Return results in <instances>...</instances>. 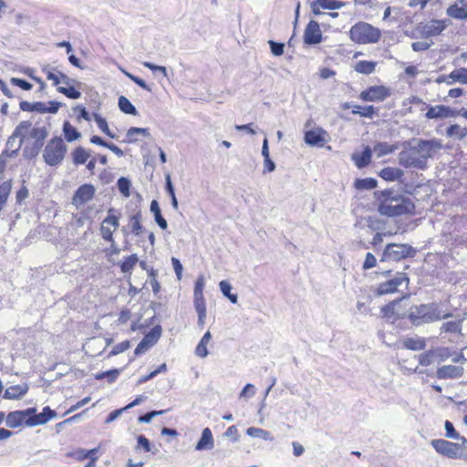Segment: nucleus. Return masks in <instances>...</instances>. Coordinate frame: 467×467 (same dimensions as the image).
I'll return each mask as SVG.
<instances>
[{"label":"nucleus","instance_id":"16","mask_svg":"<svg viewBox=\"0 0 467 467\" xmlns=\"http://www.w3.org/2000/svg\"><path fill=\"white\" fill-rule=\"evenodd\" d=\"M457 115L456 110L448 106L437 105L431 106L426 113V118L432 119H448L453 118Z\"/></svg>","mask_w":467,"mask_h":467},{"label":"nucleus","instance_id":"25","mask_svg":"<svg viewBox=\"0 0 467 467\" xmlns=\"http://www.w3.org/2000/svg\"><path fill=\"white\" fill-rule=\"evenodd\" d=\"M447 15L455 19H460V20L467 19V11L463 7V5L462 4H460L459 0H458V2L450 5L447 8Z\"/></svg>","mask_w":467,"mask_h":467},{"label":"nucleus","instance_id":"49","mask_svg":"<svg viewBox=\"0 0 467 467\" xmlns=\"http://www.w3.org/2000/svg\"><path fill=\"white\" fill-rule=\"evenodd\" d=\"M43 70L46 73L47 79L53 81L54 86H58L60 84V71H55V69L49 66L46 67Z\"/></svg>","mask_w":467,"mask_h":467},{"label":"nucleus","instance_id":"59","mask_svg":"<svg viewBox=\"0 0 467 467\" xmlns=\"http://www.w3.org/2000/svg\"><path fill=\"white\" fill-rule=\"evenodd\" d=\"M268 44L270 46L271 52L274 56L278 57L284 53V47H285L284 44L277 43L273 40H269Z\"/></svg>","mask_w":467,"mask_h":467},{"label":"nucleus","instance_id":"42","mask_svg":"<svg viewBox=\"0 0 467 467\" xmlns=\"http://www.w3.org/2000/svg\"><path fill=\"white\" fill-rule=\"evenodd\" d=\"M139 258L137 254H131L128 256L121 264L120 268L123 273H130L134 268L135 265L138 263Z\"/></svg>","mask_w":467,"mask_h":467},{"label":"nucleus","instance_id":"61","mask_svg":"<svg viewBox=\"0 0 467 467\" xmlns=\"http://www.w3.org/2000/svg\"><path fill=\"white\" fill-rule=\"evenodd\" d=\"M67 457L74 458L75 460L81 462L85 459H88L87 450L85 449H78L74 451L68 452L67 454Z\"/></svg>","mask_w":467,"mask_h":467},{"label":"nucleus","instance_id":"41","mask_svg":"<svg viewBox=\"0 0 467 467\" xmlns=\"http://www.w3.org/2000/svg\"><path fill=\"white\" fill-rule=\"evenodd\" d=\"M444 427H445V431H446V436L448 438L459 440L462 442V444H467V439H465L462 436H460V434L455 431L453 424L451 421L446 420Z\"/></svg>","mask_w":467,"mask_h":467},{"label":"nucleus","instance_id":"39","mask_svg":"<svg viewBox=\"0 0 467 467\" xmlns=\"http://www.w3.org/2000/svg\"><path fill=\"white\" fill-rule=\"evenodd\" d=\"M121 369L114 368L108 371H103L100 373H97L95 375V379L98 380H101L107 379L109 383H113L117 380L118 377L120 374Z\"/></svg>","mask_w":467,"mask_h":467},{"label":"nucleus","instance_id":"31","mask_svg":"<svg viewBox=\"0 0 467 467\" xmlns=\"http://www.w3.org/2000/svg\"><path fill=\"white\" fill-rule=\"evenodd\" d=\"M463 319L458 321H448L441 325V333H462Z\"/></svg>","mask_w":467,"mask_h":467},{"label":"nucleus","instance_id":"10","mask_svg":"<svg viewBox=\"0 0 467 467\" xmlns=\"http://www.w3.org/2000/svg\"><path fill=\"white\" fill-rule=\"evenodd\" d=\"M161 333L162 328L161 326L157 325L154 327H152L150 331L147 333L142 338V340L138 344L134 353L136 355L145 353L149 348H150L158 342L161 336Z\"/></svg>","mask_w":467,"mask_h":467},{"label":"nucleus","instance_id":"23","mask_svg":"<svg viewBox=\"0 0 467 467\" xmlns=\"http://www.w3.org/2000/svg\"><path fill=\"white\" fill-rule=\"evenodd\" d=\"M62 103L57 101L34 102V111L39 113H57Z\"/></svg>","mask_w":467,"mask_h":467},{"label":"nucleus","instance_id":"45","mask_svg":"<svg viewBox=\"0 0 467 467\" xmlns=\"http://www.w3.org/2000/svg\"><path fill=\"white\" fill-rule=\"evenodd\" d=\"M140 220H141V215L140 213H138L130 217L131 232L135 235H139L142 232V225L140 223Z\"/></svg>","mask_w":467,"mask_h":467},{"label":"nucleus","instance_id":"19","mask_svg":"<svg viewBox=\"0 0 467 467\" xmlns=\"http://www.w3.org/2000/svg\"><path fill=\"white\" fill-rule=\"evenodd\" d=\"M439 379H457L462 376L463 368L454 365H445L437 369Z\"/></svg>","mask_w":467,"mask_h":467},{"label":"nucleus","instance_id":"38","mask_svg":"<svg viewBox=\"0 0 467 467\" xmlns=\"http://www.w3.org/2000/svg\"><path fill=\"white\" fill-rule=\"evenodd\" d=\"M377 63L372 61H358L355 66V70L361 74H371L376 67Z\"/></svg>","mask_w":467,"mask_h":467},{"label":"nucleus","instance_id":"60","mask_svg":"<svg viewBox=\"0 0 467 467\" xmlns=\"http://www.w3.org/2000/svg\"><path fill=\"white\" fill-rule=\"evenodd\" d=\"M193 303L196 312H206V306L203 296H194Z\"/></svg>","mask_w":467,"mask_h":467},{"label":"nucleus","instance_id":"2","mask_svg":"<svg viewBox=\"0 0 467 467\" xmlns=\"http://www.w3.org/2000/svg\"><path fill=\"white\" fill-rule=\"evenodd\" d=\"M49 132V125H33L29 120L21 121L15 129V136H20V140L14 152H17L25 143L24 156L28 159L36 157Z\"/></svg>","mask_w":467,"mask_h":467},{"label":"nucleus","instance_id":"46","mask_svg":"<svg viewBox=\"0 0 467 467\" xmlns=\"http://www.w3.org/2000/svg\"><path fill=\"white\" fill-rule=\"evenodd\" d=\"M317 5H319L324 9L335 10L340 8L343 4L337 0H316Z\"/></svg>","mask_w":467,"mask_h":467},{"label":"nucleus","instance_id":"15","mask_svg":"<svg viewBox=\"0 0 467 467\" xmlns=\"http://www.w3.org/2000/svg\"><path fill=\"white\" fill-rule=\"evenodd\" d=\"M322 40V33L317 21L311 20L304 33V41L307 45H316Z\"/></svg>","mask_w":467,"mask_h":467},{"label":"nucleus","instance_id":"3","mask_svg":"<svg viewBox=\"0 0 467 467\" xmlns=\"http://www.w3.org/2000/svg\"><path fill=\"white\" fill-rule=\"evenodd\" d=\"M379 204L378 211L380 214L389 217L411 213L414 204L410 198L399 194L391 190L377 192Z\"/></svg>","mask_w":467,"mask_h":467},{"label":"nucleus","instance_id":"14","mask_svg":"<svg viewBox=\"0 0 467 467\" xmlns=\"http://www.w3.org/2000/svg\"><path fill=\"white\" fill-rule=\"evenodd\" d=\"M327 132L324 129L317 127L306 130L305 132L304 140L305 142L310 146L323 147L327 141Z\"/></svg>","mask_w":467,"mask_h":467},{"label":"nucleus","instance_id":"9","mask_svg":"<svg viewBox=\"0 0 467 467\" xmlns=\"http://www.w3.org/2000/svg\"><path fill=\"white\" fill-rule=\"evenodd\" d=\"M114 209L110 208L108 211V216L103 220L100 226V234L105 241L111 242L114 246L113 233L119 226V217L113 214Z\"/></svg>","mask_w":467,"mask_h":467},{"label":"nucleus","instance_id":"47","mask_svg":"<svg viewBox=\"0 0 467 467\" xmlns=\"http://www.w3.org/2000/svg\"><path fill=\"white\" fill-rule=\"evenodd\" d=\"M95 121L101 131H103L105 134H107L109 137H110L112 139L116 138V135L110 132V130L108 127V123L105 119H103L101 116L96 114Z\"/></svg>","mask_w":467,"mask_h":467},{"label":"nucleus","instance_id":"35","mask_svg":"<svg viewBox=\"0 0 467 467\" xmlns=\"http://www.w3.org/2000/svg\"><path fill=\"white\" fill-rule=\"evenodd\" d=\"M63 132L66 140L68 142L74 141L80 138V133L73 127L68 121H65L63 124Z\"/></svg>","mask_w":467,"mask_h":467},{"label":"nucleus","instance_id":"43","mask_svg":"<svg viewBox=\"0 0 467 467\" xmlns=\"http://www.w3.org/2000/svg\"><path fill=\"white\" fill-rule=\"evenodd\" d=\"M11 191V182H5L0 185V211L5 204Z\"/></svg>","mask_w":467,"mask_h":467},{"label":"nucleus","instance_id":"20","mask_svg":"<svg viewBox=\"0 0 467 467\" xmlns=\"http://www.w3.org/2000/svg\"><path fill=\"white\" fill-rule=\"evenodd\" d=\"M372 150L370 147L366 146L363 151L359 153H354L351 156L352 161L356 166L359 169L367 167L371 161Z\"/></svg>","mask_w":467,"mask_h":467},{"label":"nucleus","instance_id":"62","mask_svg":"<svg viewBox=\"0 0 467 467\" xmlns=\"http://www.w3.org/2000/svg\"><path fill=\"white\" fill-rule=\"evenodd\" d=\"M207 345L208 343L207 342H203V340H200L199 344L197 345L196 348H195V354L198 356V357H201V358H205L208 356V349H207Z\"/></svg>","mask_w":467,"mask_h":467},{"label":"nucleus","instance_id":"48","mask_svg":"<svg viewBox=\"0 0 467 467\" xmlns=\"http://www.w3.org/2000/svg\"><path fill=\"white\" fill-rule=\"evenodd\" d=\"M361 109L360 106H356L355 109L352 110L353 114H358L361 117L369 118L371 119L375 114V108L373 106H367L362 109V110H359Z\"/></svg>","mask_w":467,"mask_h":467},{"label":"nucleus","instance_id":"53","mask_svg":"<svg viewBox=\"0 0 467 467\" xmlns=\"http://www.w3.org/2000/svg\"><path fill=\"white\" fill-rule=\"evenodd\" d=\"M434 352L432 350H429L419 355V362L421 366L427 367L432 364Z\"/></svg>","mask_w":467,"mask_h":467},{"label":"nucleus","instance_id":"4","mask_svg":"<svg viewBox=\"0 0 467 467\" xmlns=\"http://www.w3.org/2000/svg\"><path fill=\"white\" fill-rule=\"evenodd\" d=\"M451 316V313L443 312L437 303H431L411 306L409 313V319L412 325L419 327L445 319Z\"/></svg>","mask_w":467,"mask_h":467},{"label":"nucleus","instance_id":"33","mask_svg":"<svg viewBox=\"0 0 467 467\" xmlns=\"http://www.w3.org/2000/svg\"><path fill=\"white\" fill-rule=\"evenodd\" d=\"M247 435L258 438L264 441H272L274 440V437L271 435V433L268 431H265L261 428L256 427H250L246 431Z\"/></svg>","mask_w":467,"mask_h":467},{"label":"nucleus","instance_id":"5","mask_svg":"<svg viewBox=\"0 0 467 467\" xmlns=\"http://www.w3.org/2000/svg\"><path fill=\"white\" fill-rule=\"evenodd\" d=\"M67 147L61 137H54L44 148L43 159L48 166L60 165L66 156Z\"/></svg>","mask_w":467,"mask_h":467},{"label":"nucleus","instance_id":"18","mask_svg":"<svg viewBox=\"0 0 467 467\" xmlns=\"http://www.w3.org/2000/svg\"><path fill=\"white\" fill-rule=\"evenodd\" d=\"M57 417V413L55 410H51L49 407H45L41 413L35 414L32 417H29L26 421V426H37L47 423L49 420Z\"/></svg>","mask_w":467,"mask_h":467},{"label":"nucleus","instance_id":"40","mask_svg":"<svg viewBox=\"0 0 467 467\" xmlns=\"http://www.w3.org/2000/svg\"><path fill=\"white\" fill-rule=\"evenodd\" d=\"M358 190H372L377 186V181L373 178L357 179L354 183Z\"/></svg>","mask_w":467,"mask_h":467},{"label":"nucleus","instance_id":"36","mask_svg":"<svg viewBox=\"0 0 467 467\" xmlns=\"http://www.w3.org/2000/svg\"><path fill=\"white\" fill-rule=\"evenodd\" d=\"M118 105H119V109L126 114L135 116L138 113L136 108L124 96H120L119 98Z\"/></svg>","mask_w":467,"mask_h":467},{"label":"nucleus","instance_id":"55","mask_svg":"<svg viewBox=\"0 0 467 467\" xmlns=\"http://www.w3.org/2000/svg\"><path fill=\"white\" fill-rule=\"evenodd\" d=\"M130 347V341H128V340L122 341V342L117 344L112 348V350L110 351L109 356H115L118 354H120V353L126 351L127 349H129Z\"/></svg>","mask_w":467,"mask_h":467},{"label":"nucleus","instance_id":"29","mask_svg":"<svg viewBox=\"0 0 467 467\" xmlns=\"http://www.w3.org/2000/svg\"><path fill=\"white\" fill-rule=\"evenodd\" d=\"M150 212L153 213L154 215V220L156 222V223L162 229V230H165L167 229L168 227V223L166 222V220L163 218V216L161 215V208L159 206V202L156 201V200H153L151 202H150Z\"/></svg>","mask_w":467,"mask_h":467},{"label":"nucleus","instance_id":"11","mask_svg":"<svg viewBox=\"0 0 467 467\" xmlns=\"http://www.w3.org/2000/svg\"><path fill=\"white\" fill-rule=\"evenodd\" d=\"M403 283L408 284L409 278L405 274L399 273L393 279L379 284L377 288V294L381 296L394 293Z\"/></svg>","mask_w":467,"mask_h":467},{"label":"nucleus","instance_id":"52","mask_svg":"<svg viewBox=\"0 0 467 467\" xmlns=\"http://www.w3.org/2000/svg\"><path fill=\"white\" fill-rule=\"evenodd\" d=\"M130 182L125 177H121L118 180L119 191L126 197L130 196Z\"/></svg>","mask_w":467,"mask_h":467},{"label":"nucleus","instance_id":"30","mask_svg":"<svg viewBox=\"0 0 467 467\" xmlns=\"http://www.w3.org/2000/svg\"><path fill=\"white\" fill-rule=\"evenodd\" d=\"M398 145H390L388 142H378L373 149L378 158L394 152L398 149Z\"/></svg>","mask_w":467,"mask_h":467},{"label":"nucleus","instance_id":"63","mask_svg":"<svg viewBox=\"0 0 467 467\" xmlns=\"http://www.w3.org/2000/svg\"><path fill=\"white\" fill-rule=\"evenodd\" d=\"M11 82L24 90H30L32 88V84L25 79L13 78Z\"/></svg>","mask_w":467,"mask_h":467},{"label":"nucleus","instance_id":"44","mask_svg":"<svg viewBox=\"0 0 467 467\" xmlns=\"http://www.w3.org/2000/svg\"><path fill=\"white\" fill-rule=\"evenodd\" d=\"M57 91L73 99H79L81 96V93L70 85L67 87H57Z\"/></svg>","mask_w":467,"mask_h":467},{"label":"nucleus","instance_id":"27","mask_svg":"<svg viewBox=\"0 0 467 467\" xmlns=\"http://www.w3.org/2000/svg\"><path fill=\"white\" fill-rule=\"evenodd\" d=\"M6 425L9 428H16L20 426L23 422L26 423V420L22 412V410H16L10 412L5 418Z\"/></svg>","mask_w":467,"mask_h":467},{"label":"nucleus","instance_id":"22","mask_svg":"<svg viewBox=\"0 0 467 467\" xmlns=\"http://www.w3.org/2000/svg\"><path fill=\"white\" fill-rule=\"evenodd\" d=\"M213 447V437L211 430L205 428L202 432V437L195 446L197 451L210 450Z\"/></svg>","mask_w":467,"mask_h":467},{"label":"nucleus","instance_id":"7","mask_svg":"<svg viewBox=\"0 0 467 467\" xmlns=\"http://www.w3.org/2000/svg\"><path fill=\"white\" fill-rule=\"evenodd\" d=\"M413 254L414 249L409 244H389L383 250L380 262H398Z\"/></svg>","mask_w":467,"mask_h":467},{"label":"nucleus","instance_id":"57","mask_svg":"<svg viewBox=\"0 0 467 467\" xmlns=\"http://www.w3.org/2000/svg\"><path fill=\"white\" fill-rule=\"evenodd\" d=\"M205 285V278L202 275H199L194 285L193 296H203V288Z\"/></svg>","mask_w":467,"mask_h":467},{"label":"nucleus","instance_id":"13","mask_svg":"<svg viewBox=\"0 0 467 467\" xmlns=\"http://www.w3.org/2000/svg\"><path fill=\"white\" fill-rule=\"evenodd\" d=\"M389 96V91L384 86H373L363 90L359 97L364 101H383Z\"/></svg>","mask_w":467,"mask_h":467},{"label":"nucleus","instance_id":"58","mask_svg":"<svg viewBox=\"0 0 467 467\" xmlns=\"http://www.w3.org/2000/svg\"><path fill=\"white\" fill-rule=\"evenodd\" d=\"M376 265H377V259L374 256V254L371 253H367L362 268L364 270H368V269L375 267Z\"/></svg>","mask_w":467,"mask_h":467},{"label":"nucleus","instance_id":"50","mask_svg":"<svg viewBox=\"0 0 467 467\" xmlns=\"http://www.w3.org/2000/svg\"><path fill=\"white\" fill-rule=\"evenodd\" d=\"M135 135L150 136L149 130L145 128L131 127L127 131V136L130 138L129 142L133 141L132 138Z\"/></svg>","mask_w":467,"mask_h":467},{"label":"nucleus","instance_id":"24","mask_svg":"<svg viewBox=\"0 0 467 467\" xmlns=\"http://www.w3.org/2000/svg\"><path fill=\"white\" fill-rule=\"evenodd\" d=\"M403 346L410 350H422L426 347V340L419 336L407 337L403 341Z\"/></svg>","mask_w":467,"mask_h":467},{"label":"nucleus","instance_id":"26","mask_svg":"<svg viewBox=\"0 0 467 467\" xmlns=\"http://www.w3.org/2000/svg\"><path fill=\"white\" fill-rule=\"evenodd\" d=\"M379 176L385 181L394 182L403 176V171L396 167H387L380 171Z\"/></svg>","mask_w":467,"mask_h":467},{"label":"nucleus","instance_id":"28","mask_svg":"<svg viewBox=\"0 0 467 467\" xmlns=\"http://www.w3.org/2000/svg\"><path fill=\"white\" fill-rule=\"evenodd\" d=\"M450 81L448 85L451 86L456 82L461 84H467V67H460L454 69L449 74Z\"/></svg>","mask_w":467,"mask_h":467},{"label":"nucleus","instance_id":"56","mask_svg":"<svg viewBox=\"0 0 467 467\" xmlns=\"http://www.w3.org/2000/svg\"><path fill=\"white\" fill-rule=\"evenodd\" d=\"M255 394V387L254 385L248 383L244 386V388L241 390L239 398L249 399L254 397Z\"/></svg>","mask_w":467,"mask_h":467},{"label":"nucleus","instance_id":"8","mask_svg":"<svg viewBox=\"0 0 467 467\" xmlns=\"http://www.w3.org/2000/svg\"><path fill=\"white\" fill-rule=\"evenodd\" d=\"M431 443L438 453L451 459H458L467 455L463 451L464 444L462 442L454 443L446 440L437 439L432 440Z\"/></svg>","mask_w":467,"mask_h":467},{"label":"nucleus","instance_id":"51","mask_svg":"<svg viewBox=\"0 0 467 467\" xmlns=\"http://www.w3.org/2000/svg\"><path fill=\"white\" fill-rule=\"evenodd\" d=\"M364 227H368L370 231L379 232L381 230L380 222L373 217H368L364 219Z\"/></svg>","mask_w":467,"mask_h":467},{"label":"nucleus","instance_id":"32","mask_svg":"<svg viewBox=\"0 0 467 467\" xmlns=\"http://www.w3.org/2000/svg\"><path fill=\"white\" fill-rule=\"evenodd\" d=\"M446 134L450 138L462 140L467 136V128L453 124L447 128Z\"/></svg>","mask_w":467,"mask_h":467},{"label":"nucleus","instance_id":"12","mask_svg":"<svg viewBox=\"0 0 467 467\" xmlns=\"http://www.w3.org/2000/svg\"><path fill=\"white\" fill-rule=\"evenodd\" d=\"M95 187L91 184H83L76 191L73 198L72 203L76 207H80L92 200L95 194Z\"/></svg>","mask_w":467,"mask_h":467},{"label":"nucleus","instance_id":"21","mask_svg":"<svg viewBox=\"0 0 467 467\" xmlns=\"http://www.w3.org/2000/svg\"><path fill=\"white\" fill-rule=\"evenodd\" d=\"M28 391L27 384H19L8 387L5 393L4 398L7 400H16L24 396Z\"/></svg>","mask_w":467,"mask_h":467},{"label":"nucleus","instance_id":"6","mask_svg":"<svg viewBox=\"0 0 467 467\" xmlns=\"http://www.w3.org/2000/svg\"><path fill=\"white\" fill-rule=\"evenodd\" d=\"M349 34L351 40L358 44L377 43L381 36L379 29L364 22L354 25Z\"/></svg>","mask_w":467,"mask_h":467},{"label":"nucleus","instance_id":"37","mask_svg":"<svg viewBox=\"0 0 467 467\" xmlns=\"http://www.w3.org/2000/svg\"><path fill=\"white\" fill-rule=\"evenodd\" d=\"M165 190L171 197L173 209L178 210L179 204L175 195L174 187L171 182V175L169 173L165 175Z\"/></svg>","mask_w":467,"mask_h":467},{"label":"nucleus","instance_id":"34","mask_svg":"<svg viewBox=\"0 0 467 467\" xmlns=\"http://www.w3.org/2000/svg\"><path fill=\"white\" fill-rule=\"evenodd\" d=\"M89 152L82 147H78L72 152L73 162L76 165L84 164L89 158Z\"/></svg>","mask_w":467,"mask_h":467},{"label":"nucleus","instance_id":"17","mask_svg":"<svg viewBox=\"0 0 467 467\" xmlns=\"http://www.w3.org/2000/svg\"><path fill=\"white\" fill-rule=\"evenodd\" d=\"M447 26L445 20H431L421 26V35L424 37L439 36Z\"/></svg>","mask_w":467,"mask_h":467},{"label":"nucleus","instance_id":"64","mask_svg":"<svg viewBox=\"0 0 467 467\" xmlns=\"http://www.w3.org/2000/svg\"><path fill=\"white\" fill-rule=\"evenodd\" d=\"M138 448L141 447L144 451L148 452L150 451V441L143 435L138 436Z\"/></svg>","mask_w":467,"mask_h":467},{"label":"nucleus","instance_id":"1","mask_svg":"<svg viewBox=\"0 0 467 467\" xmlns=\"http://www.w3.org/2000/svg\"><path fill=\"white\" fill-rule=\"evenodd\" d=\"M406 150L399 153V162L407 169L425 170L428 167V159L442 149L441 140L413 139L403 143Z\"/></svg>","mask_w":467,"mask_h":467},{"label":"nucleus","instance_id":"54","mask_svg":"<svg viewBox=\"0 0 467 467\" xmlns=\"http://www.w3.org/2000/svg\"><path fill=\"white\" fill-rule=\"evenodd\" d=\"M165 410H152L138 418V421L140 423H150L152 419L158 415H161Z\"/></svg>","mask_w":467,"mask_h":467}]
</instances>
